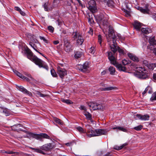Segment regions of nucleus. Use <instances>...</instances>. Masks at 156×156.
<instances>
[{
  "label": "nucleus",
  "mask_w": 156,
  "mask_h": 156,
  "mask_svg": "<svg viewBox=\"0 0 156 156\" xmlns=\"http://www.w3.org/2000/svg\"><path fill=\"white\" fill-rule=\"evenodd\" d=\"M77 67L79 70L83 72H85L89 68L88 63V62H85L83 65H78Z\"/></svg>",
  "instance_id": "nucleus-9"
},
{
  "label": "nucleus",
  "mask_w": 156,
  "mask_h": 156,
  "mask_svg": "<svg viewBox=\"0 0 156 156\" xmlns=\"http://www.w3.org/2000/svg\"><path fill=\"white\" fill-rule=\"evenodd\" d=\"M5 153H7V154H14V153H16L15 152H13V151H5Z\"/></svg>",
  "instance_id": "nucleus-55"
},
{
  "label": "nucleus",
  "mask_w": 156,
  "mask_h": 156,
  "mask_svg": "<svg viewBox=\"0 0 156 156\" xmlns=\"http://www.w3.org/2000/svg\"><path fill=\"white\" fill-rule=\"evenodd\" d=\"M64 49L65 51L67 52H69L73 50L72 48V46L70 45V43L67 41L66 40L64 41Z\"/></svg>",
  "instance_id": "nucleus-10"
},
{
  "label": "nucleus",
  "mask_w": 156,
  "mask_h": 156,
  "mask_svg": "<svg viewBox=\"0 0 156 156\" xmlns=\"http://www.w3.org/2000/svg\"><path fill=\"white\" fill-rule=\"evenodd\" d=\"M21 79H22L23 80H25L27 81H28V82L30 81V78H28L27 77H25V76H24L23 75V76H22V77Z\"/></svg>",
  "instance_id": "nucleus-52"
},
{
  "label": "nucleus",
  "mask_w": 156,
  "mask_h": 156,
  "mask_svg": "<svg viewBox=\"0 0 156 156\" xmlns=\"http://www.w3.org/2000/svg\"><path fill=\"white\" fill-rule=\"evenodd\" d=\"M94 47H92L90 49H89V52L90 53L92 54H93L94 53Z\"/></svg>",
  "instance_id": "nucleus-46"
},
{
  "label": "nucleus",
  "mask_w": 156,
  "mask_h": 156,
  "mask_svg": "<svg viewBox=\"0 0 156 156\" xmlns=\"http://www.w3.org/2000/svg\"><path fill=\"white\" fill-rule=\"evenodd\" d=\"M39 38L41 40H43L45 43H48V40L47 39H46L44 37L41 36H40Z\"/></svg>",
  "instance_id": "nucleus-45"
},
{
  "label": "nucleus",
  "mask_w": 156,
  "mask_h": 156,
  "mask_svg": "<svg viewBox=\"0 0 156 156\" xmlns=\"http://www.w3.org/2000/svg\"><path fill=\"white\" fill-rule=\"evenodd\" d=\"M136 69H137V72L135 75L137 77L145 80L149 78V73L147 70L141 67H136Z\"/></svg>",
  "instance_id": "nucleus-2"
},
{
  "label": "nucleus",
  "mask_w": 156,
  "mask_h": 156,
  "mask_svg": "<svg viewBox=\"0 0 156 156\" xmlns=\"http://www.w3.org/2000/svg\"><path fill=\"white\" fill-rule=\"evenodd\" d=\"M57 73L62 79H63L64 76L67 74L66 70L65 69L61 68L60 67H57Z\"/></svg>",
  "instance_id": "nucleus-8"
},
{
  "label": "nucleus",
  "mask_w": 156,
  "mask_h": 156,
  "mask_svg": "<svg viewBox=\"0 0 156 156\" xmlns=\"http://www.w3.org/2000/svg\"><path fill=\"white\" fill-rule=\"evenodd\" d=\"M19 12H20V14L23 16H25V13L23 11H22L21 10Z\"/></svg>",
  "instance_id": "nucleus-60"
},
{
  "label": "nucleus",
  "mask_w": 156,
  "mask_h": 156,
  "mask_svg": "<svg viewBox=\"0 0 156 156\" xmlns=\"http://www.w3.org/2000/svg\"><path fill=\"white\" fill-rule=\"evenodd\" d=\"M80 109L84 110L85 111H87V109L85 106H83V105H81L80 108Z\"/></svg>",
  "instance_id": "nucleus-53"
},
{
  "label": "nucleus",
  "mask_w": 156,
  "mask_h": 156,
  "mask_svg": "<svg viewBox=\"0 0 156 156\" xmlns=\"http://www.w3.org/2000/svg\"><path fill=\"white\" fill-rule=\"evenodd\" d=\"M57 21L58 22V25L60 26L62 25V21H60L59 20H58Z\"/></svg>",
  "instance_id": "nucleus-58"
},
{
  "label": "nucleus",
  "mask_w": 156,
  "mask_h": 156,
  "mask_svg": "<svg viewBox=\"0 0 156 156\" xmlns=\"http://www.w3.org/2000/svg\"><path fill=\"white\" fill-rule=\"evenodd\" d=\"M148 86L145 88V90H144V92H143L142 93V94L143 95H144L148 91Z\"/></svg>",
  "instance_id": "nucleus-54"
},
{
  "label": "nucleus",
  "mask_w": 156,
  "mask_h": 156,
  "mask_svg": "<svg viewBox=\"0 0 156 156\" xmlns=\"http://www.w3.org/2000/svg\"><path fill=\"white\" fill-rule=\"evenodd\" d=\"M61 0H54L53 2V5H52V8H48V3H45L43 5V7L44 8V10L46 11H49L52 10V8L58 7L60 6V3Z\"/></svg>",
  "instance_id": "nucleus-6"
},
{
  "label": "nucleus",
  "mask_w": 156,
  "mask_h": 156,
  "mask_svg": "<svg viewBox=\"0 0 156 156\" xmlns=\"http://www.w3.org/2000/svg\"><path fill=\"white\" fill-rule=\"evenodd\" d=\"M141 31L142 33L145 34H147L152 32V30L151 29L147 28H142Z\"/></svg>",
  "instance_id": "nucleus-22"
},
{
  "label": "nucleus",
  "mask_w": 156,
  "mask_h": 156,
  "mask_svg": "<svg viewBox=\"0 0 156 156\" xmlns=\"http://www.w3.org/2000/svg\"><path fill=\"white\" fill-rule=\"evenodd\" d=\"M77 130L81 133H84L85 131L84 129L81 127L79 126L76 128Z\"/></svg>",
  "instance_id": "nucleus-42"
},
{
  "label": "nucleus",
  "mask_w": 156,
  "mask_h": 156,
  "mask_svg": "<svg viewBox=\"0 0 156 156\" xmlns=\"http://www.w3.org/2000/svg\"><path fill=\"white\" fill-rule=\"evenodd\" d=\"M143 63L147 67L148 65L149 64V63L146 60H144L143 61Z\"/></svg>",
  "instance_id": "nucleus-56"
},
{
  "label": "nucleus",
  "mask_w": 156,
  "mask_h": 156,
  "mask_svg": "<svg viewBox=\"0 0 156 156\" xmlns=\"http://www.w3.org/2000/svg\"><path fill=\"white\" fill-rule=\"evenodd\" d=\"M48 28L51 32L53 33L54 32V29L52 26H49L48 27Z\"/></svg>",
  "instance_id": "nucleus-44"
},
{
  "label": "nucleus",
  "mask_w": 156,
  "mask_h": 156,
  "mask_svg": "<svg viewBox=\"0 0 156 156\" xmlns=\"http://www.w3.org/2000/svg\"><path fill=\"white\" fill-rule=\"evenodd\" d=\"M153 53L155 55H156V48H154L153 49Z\"/></svg>",
  "instance_id": "nucleus-63"
},
{
  "label": "nucleus",
  "mask_w": 156,
  "mask_h": 156,
  "mask_svg": "<svg viewBox=\"0 0 156 156\" xmlns=\"http://www.w3.org/2000/svg\"><path fill=\"white\" fill-rule=\"evenodd\" d=\"M98 42L99 44L101 45V44L102 37L101 35H99L98 36Z\"/></svg>",
  "instance_id": "nucleus-47"
},
{
  "label": "nucleus",
  "mask_w": 156,
  "mask_h": 156,
  "mask_svg": "<svg viewBox=\"0 0 156 156\" xmlns=\"http://www.w3.org/2000/svg\"><path fill=\"white\" fill-rule=\"evenodd\" d=\"M31 61L36 65L38 66L39 68H43L47 70H48V67L45 62L38 58L37 56H34Z\"/></svg>",
  "instance_id": "nucleus-5"
},
{
  "label": "nucleus",
  "mask_w": 156,
  "mask_h": 156,
  "mask_svg": "<svg viewBox=\"0 0 156 156\" xmlns=\"http://www.w3.org/2000/svg\"><path fill=\"white\" fill-rule=\"evenodd\" d=\"M89 6H95L96 5V2L94 0H91L88 2Z\"/></svg>",
  "instance_id": "nucleus-38"
},
{
  "label": "nucleus",
  "mask_w": 156,
  "mask_h": 156,
  "mask_svg": "<svg viewBox=\"0 0 156 156\" xmlns=\"http://www.w3.org/2000/svg\"><path fill=\"white\" fill-rule=\"evenodd\" d=\"M15 10L19 12L21 10L18 7L16 6L15 7Z\"/></svg>",
  "instance_id": "nucleus-59"
},
{
  "label": "nucleus",
  "mask_w": 156,
  "mask_h": 156,
  "mask_svg": "<svg viewBox=\"0 0 156 156\" xmlns=\"http://www.w3.org/2000/svg\"><path fill=\"white\" fill-rule=\"evenodd\" d=\"M89 18L88 19V22H90V23H94V20L92 18L90 17V16H89Z\"/></svg>",
  "instance_id": "nucleus-50"
},
{
  "label": "nucleus",
  "mask_w": 156,
  "mask_h": 156,
  "mask_svg": "<svg viewBox=\"0 0 156 156\" xmlns=\"http://www.w3.org/2000/svg\"><path fill=\"white\" fill-rule=\"evenodd\" d=\"M88 9L92 13L95 12L97 11V8L96 5L95 6H89Z\"/></svg>",
  "instance_id": "nucleus-25"
},
{
  "label": "nucleus",
  "mask_w": 156,
  "mask_h": 156,
  "mask_svg": "<svg viewBox=\"0 0 156 156\" xmlns=\"http://www.w3.org/2000/svg\"><path fill=\"white\" fill-rule=\"evenodd\" d=\"M88 33L91 35L93 34V30L91 28H90V30L88 31Z\"/></svg>",
  "instance_id": "nucleus-57"
},
{
  "label": "nucleus",
  "mask_w": 156,
  "mask_h": 156,
  "mask_svg": "<svg viewBox=\"0 0 156 156\" xmlns=\"http://www.w3.org/2000/svg\"><path fill=\"white\" fill-rule=\"evenodd\" d=\"M148 93L150 94H151L153 92L152 88L150 86H148Z\"/></svg>",
  "instance_id": "nucleus-49"
},
{
  "label": "nucleus",
  "mask_w": 156,
  "mask_h": 156,
  "mask_svg": "<svg viewBox=\"0 0 156 156\" xmlns=\"http://www.w3.org/2000/svg\"><path fill=\"white\" fill-rule=\"evenodd\" d=\"M133 25L135 28L138 31L140 30V29L141 26V23L137 21H134Z\"/></svg>",
  "instance_id": "nucleus-16"
},
{
  "label": "nucleus",
  "mask_w": 156,
  "mask_h": 156,
  "mask_svg": "<svg viewBox=\"0 0 156 156\" xmlns=\"http://www.w3.org/2000/svg\"><path fill=\"white\" fill-rule=\"evenodd\" d=\"M116 36L113 30L109 27L108 35L107 37V39L108 44L113 53L110 51L108 52V58L111 63L116 67L119 71L125 72L126 71V68L122 66L121 64L118 63L114 56L117 50L121 54H124L126 51L125 49L121 48L117 46L116 43Z\"/></svg>",
  "instance_id": "nucleus-1"
},
{
  "label": "nucleus",
  "mask_w": 156,
  "mask_h": 156,
  "mask_svg": "<svg viewBox=\"0 0 156 156\" xmlns=\"http://www.w3.org/2000/svg\"><path fill=\"white\" fill-rule=\"evenodd\" d=\"M35 93L38 95L39 96L43 97V98H44L47 96V94H43L41 93V92H40V91H37V90H35Z\"/></svg>",
  "instance_id": "nucleus-26"
},
{
  "label": "nucleus",
  "mask_w": 156,
  "mask_h": 156,
  "mask_svg": "<svg viewBox=\"0 0 156 156\" xmlns=\"http://www.w3.org/2000/svg\"><path fill=\"white\" fill-rule=\"evenodd\" d=\"M54 120L56 123L59 125H62L63 124V122L62 120L57 118H55L54 119Z\"/></svg>",
  "instance_id": "nucleus-31"
},
{
  "label": "nucleus",
  "mask_w": 156,
  "mask_h": 156,
  "mask_svg": "<svg viewBox=\"0 0 156 156\" xmlns=\"http://www.w3.org/2000/svg\"><path fill=\"white\" fill-rule=\"evenodd\" d=\"M88 105L91 108L94 110H96L97 108V103L93 102H90L88 103Z\"/></svg>",
  "instance_id": "nucleus-20"
},
{
  "label": "nucleus",
  "mask_w": 156,
  "mask_h": 156,
  "mask_svg": "<svg viewBox=\"0 0 156 156\" xmlns=\"http://www.w3.org/2000/svg\"><path fill=\"white\" fill-rule=\"evenodd\" d=\"M63 102L65 103L68 104H71L73 103V102L71 101L70 100H69L66 99L62 100Z\"/></svg>",
  "instance_id": "nucleus-43"
},
{
  "label": "nucleus",
  "mask_w": 156,
  "mask_h": 156,
  "mask_svg": "<svg viewBox=\"0 0 156 156\" xmlns=\"http://www.w3.org/2000/svg\"><path fill=\"white\" fill-rule=\"evenodd\" d=\"M114 87H105V88H103L101 89V91H108L114 89Z\"/></svg>",
  "instance_id": "nucleus-37"
},
{
  "label": "nucleus",
  "mask_w": 156,
  "mask_h": 156,
  "mask_svg": "<svg viewBox=\"0 0 156 156\" xmlns=\"http://www.w3.org/2000/svg\"><path fill=\"white\" fill-rule=\"evenodd\" d=\"M19 90L21 91L24 94H28L29 95L31 96L32 94L31 92L28 91L26 89L24 88L22 86H19L18 87Z\"/></svg>",
  "instance_id": "nucleus-14"
},
{
  "label": "nucleus",
  "mask_w": 156,
  "mask_h": 156,
  "mask_svg": "<svg viewBox=\"0 0 156 156\" xmlns=\"http://www.w3.org/2000/svg\"><path fill=\"white\" fill-rule=\"evenodd\" d=\"M136 117L139 119L144 121L148 120L150 117L148 115H142L140 114H137Z\"/></svg>",
  "instance_id": "nucleus-13"
},
{
  "label": "nucleus",
  "mask_w": 156,
  "mask_h": 156,
  "mask_svg": "<svg viewBox=\"0 0 156 156\" xmlns=\"http://www.w3.org/2000/svg\"><path fill=\"white\" fill-rule=\"evenodd\" d=\"M111 129H119L120 130L124 132H126L127 131V129L122 127H121L120 126H115V127H113Z\"/></svg>",
  "instance_id": "nucleus-24"
},
{
  "label": "nucleus",
  "mask_w": 156,
  "mask_h": 156,
  "mask_svg": "<svg viewBox=\"0 0 156 156\" xmlns=\"http://www.w3.org/2000/svg\"><path fill=\"white\" fill-rule=\"evenodd\" d=\"M30 42H32L34 43H37L38 42V41L36 39H31Z\"/></svg>",
  "instance_id": "nucleus-51"
},
{
  "label": "nucleus",
  "mask_w": 156,
  "mask_h": 156,
  "mask_svg": "<svg viewBox=\"0 0 156 156\" xmlns=\"http://www.w3.org/2000/svg\"><path fill=\"white\" fill-rule=\"evenodd\" d=\"M97 110H102L103 108V107L101 104H99L97 103Z\"/></svg>",
  "instance_id": "nucleus-41"
},
{
  "label": "nucleus",
  "mask_w": 156,
  "mask_h": 156,
  "mask_svg": "<svg viewBox=\"0 0 156 156\" xmlns=\"http://www.w3.org/2000/svg\"><path fill=\"white\" fill-rule=\"evenodd\" d=\"M39 138L38 140H39L41 139V137L44 138L50 139V137L48 136L47 134L45 133H41L39 134Z\"/></svg>",
  "instance_id": "nucleus-19"
},
{
  "label": "nucleus",
  "mask_w": 156,
  "mask_h": 156,
  "mask_svg": "<svg viewBox=\"0 0 156 156\" xmlns=\"http://www.w3.org/2000/svg\"><path fill=\"white\" fill-rule=\"evenodd\" d=\"M112 154H111L109 152L107 153L105 156H112Z\"/></svg>",
  "instance_id": "nucleus-61"
},
{
  "label": "nucleus",
  "mask_w": 156,
  "mask_h": 156,
  "mask_svg": "<svg viewBox=\"0 0 156 156\" xmlns=\"http://www.w3.org/2000/svg\"><path fill=\"white\" fill-rule=\"evenodd\" d=\"M83 55L82 52L79 51H74V57L75 58L78 59L81 58Z\"/></svg>",
  "instance_id": "nucleus-17"
},
{
  "label": "nucleus",
  "mask_w": 156,
  "mask_h": 156,
  "mask_svg": "<svg viewBox=\"0 0 156 156\" xmlns=\"http://www.w3.org/2000/svg\"><path fill=\"white\" fill-rule=\"evenodd\" d=\"M128 56L130 59L133 61L137 62L139 61L138 58L133 54L130 53H128Z\"/></svg>",
  "instance_id": "nucleus-18"
},
{
  "label": "nucleus",
  "mask_w": 156,
  "mask_h": 156,
  "mask_svg": "<svg viewBox=\"0 0 156 156\" xmlns=\"http://www.w3.org/2000/svg\"><path fill=\"white\" fill-rule=\"evenodd\" d=\"M84 115L86 116L87 119L88 120H91V115L88 112H86Z\"/></svg>",
  "instance_id": "nucleus-32"
},
{
  "label": "nucleus",
  "mask_w": 156,
  "mask_h": 156,
  "mask_svg": "<svg viewBox=\"0 0 156 156\" xmlns=\"http://www.w3.org/2000/svg\"><path fill=\"white\" fill-rule=\"evenodd\" d=\"M73 35L74 39H77L76 43L78 45H81L84 41V40L81 35L79 33L74 32L73 33Z\"/></svg>",
  "instance_id": "nucleus-7"
},
{
  "label": "nucleus",
  "mask_w": 156,
  "mask_h": 156,
  "mask_svg": "<svg viewBox=\"0 0 156 156\" xmlns=\"http://www.w3.org/2000/svg\"><path fill=\"white\" fill-rule=\"evenodd\" d=\"M51 73L52 76L54 77H56L57 76V75L56 73L55 70L52 69L51 70Z\"/></svg>",
  "instance_id": "nucleus-40"
},
{
  "label": "nucleus",
  "mask_w": 156,
  "mask_h": 156,
  "mask_svg": "<svg viewBox=\"0 0 156 156\" xmlns=\"http://www.w3.org/2000/svg\"><path fill=\"white\" fill-rule=\"evenodd\" d=\"M150 44L151 45H156V41L154 37H150L149 40Z\"/></svg>",
  "instance_id": "nucleus-21"
},
{
  "label": "nucleus",
  "mask_w": 156,
  "mask_h": 156,
  "mask_svg": "<svg viewBox=\"0 0 156 156\" xmlns=\"http://www.w3.org/2000/svg\"><path fill=\"white\" fill-rule=\"evenodd\" d=\"M127 144L126 143H125L120 146H115L114 148L115 150H119L122 149L125 146L127 145Z\"/></svg>",
  "instance_id": "nucleus-29"
},
{
  "label": "nucleus",
  "mask_w": 156,
  "mask_h": 156,
  "mask_svg": "<svg viewBox=\"0 0 156 156\" xmlns=\"http://www.w3.org/2000/svg\"><path fill=\"white\" fill-rule=\"evenodd\" d=\"M12 71L15 74H16L18 76L20 77L21 78H22V76H23V75L22 74L15 70L13 69Z\"/></svg>",
  "instance_id": "nucleus-35"
},
{
  "label": "nucleus",
  "mask_w": 156,
  "mask_h": 156,
  "mask_svg": "<svg viewBox=\"0 0 156 156\" xmlns=\"http://www.w3.org/2000/svg\"><path fill=\"white\" fill-rule=\"evenodd\" d=\"M54 148V146L51 143L46 144H44L40 147V149L35 148L33 147H30V148L34 151L35 152L45 154V153L42 150H44L46 151H50Z\"/></svg>",
  "instance_id": "nucleus-3"
},
{
  "label": "nucleus",
  "mask_w": 156,
  "mask_h": 156,
  "mask_svg": "<svg viewBox=\"0 0 156 156\" xmlns=\"http://www.w3.org/2000/svg\"><path fill=\"white\" fill-rule=\"evenodd\" d=\"M153 77L154 80H156V73L153 74Z\"/></svg>",
  "instance_id": "nucleus-64"
},
{
  "label": "nucleus",
  "mask_w": 156,
  "mask_h": 156,
  "mask_svg": "<svg viewBox=\"0 0 156 156\" xmlns=\"http://www.w3.org/2000/svg\"><path fill=\"white\" fill-rule=\"evenodd\" d=\"M152 17L156 21V14H153Z\"/></svg>",
  "instance_id": "nucleus-62"
},
{
  "label": "nucleus",
  "mask_w": 156,
  "mask_h": 156,
  "mask_svg": "<svg viewBox=\"0 0 156 156\" xmlns=\"http://www.w3.org/2000/svg\"><path fill=\"white\" fill-rule=\"evenodd\" d=\"M87 132L88 133H87V135L89 137L105 135L106 133L105 130L101 129H89Z\"/></svg>",
  "instance_id": "nucleus-4"
},
{
  "label": "nucleus",
  "mask_w": 156,
  "mask_h": 156,
  "mask_svg": "<svg viewBox=\"0 0 156 156\" xmlns=\"http://www.w3.org/2000/svg\"><path fill=\"white\" fill-rule=\"evenodd\" d=\"M39 134L34 133L30 132L28 133H27V137L30 138L32 137L35 138L37 140L39 139Z\"/></svg>",
  "instance_id": "nucleus-15"
},
{
  "label": "nucleus",
  "mask_w": 156,
  "mask_h": 156,
  "mask_svg": "<svg viewBox=\"0 0 156 156\" xmlns=\"http://www.w3.org/2000/svg\"><path fill=\"white\" fill-rule=\"evenodd\" d=\"M108 70L110 72V74L112 75H115V69L113 67L110 66L108 68Z\"/></svg>",
  "instance_id": "nucleus-27"
},
{
  "label": "nucleus",
  "mask_w": 156,
  "mask_h": 156,
  "mask_svg": "<svg viewBox=\"0 0 156 156\" xmlns=\"http://www.w3.org/2000/svg\"><path fill=\"white\" fill-rule=\"evenodd\" d=\"M143 127L142 125H140L138 126L134 127L133 129H134L138 131L140 130L143 128Z\"/></svg>",
  "instance_id": "nucleus-39"
},
{
  "label": "nucleus",
  "mask_w": 156,
  "mask_h": 156,
  "mask_svg": "<svg viewBox=\"0 0 156 156\" xmlns=\"http://www.w3.org/2000/svg\"><path fill=\"white\" fill-rule=\"evenodd\" d=\"M151 101H153L156 100V92H154L152 95L150 99Z\"/></svg>",
  "instance_id": "nucleus-33"
},
{
  "label": "nucleus",
  "mask_w": 156,
  "mask_h": 156,
  "mask_svg": "<svg viewBox=\"0 0 156 156\" xmlns=\"http://www.w3.org/2000/svg\"><path fill=\"white\" fill-rule=\"evenodd\" d=\"M30 45L37 52H38V51L37 49V46L34 43L32 42H30Z\"/></svg>",
  "instance_id": "nucleus-36"
},
{
  "label": "nucleus",
  "mask_w": 156,
  "mask_h": 156,
  "mask_svg": "<svg viewBox=\"0 0 156 156\" xmlns=\"http://www.w3.org/2000/svg\"><path fill=\"white\" fill-rule=\"evenodd\" d=\"M25 51L27 54L28 58L31 61L33 59L34 56H36L33 55V53L28 48H27L26 49Z\"/></svg>",
  "instance_id": "nucleus-12"
},
{
  "label": "nucleus",
  "mask_w": 156,
  "mask_h": 156,
  "mask_svg": "<svg viewBox=\"0 0 156 156\" xmlns=\"http://www.w3.org/2000/svg\"><path fill=\"white\" fill-rule=\"evenodd\" d=\"M130 62L127 59H124L122 61V63L124 65H126L129 64Z\"/></svg>",
  "instance_id": "nucleus-34"
},
{
  "label": "nucleus",
  "mask_w": 156,
  "mask_h": 156,
  "mask_svg": "<svg viewBox=\"0 0 156 156\" xmlns=\"http://www.w3.org/2000/svg\"><path fill=\"white\" fill-rule=\"evenodd\" d=\"M23 125L20 124H17L13 125L12 126V130L14 131H23Z\"/></svg>",
  "instance_id": "nucleus-11"
},
{
  "label": "nucleus",
  "mask_w": 156,
  "mask_h": 156,
  "mask_svg": "<svg viewBox=\"0 0 156 156\" xmlns=\"http://www.w3.org/2000/svg\"><path fill=\"white\" fill-rule=\"evenodd\" d=\"M156 67V63H149L147 67L149 69L153 70L154 68Z\"/></svg>",
  "instance_id": "nucleus-30"
},
{
  "label": "nucleus",
  "mask_w": 156,
  "mask_h": 156,
  "mask_svg": "<svg viewBox=\"0 0 156 156\" xmlns=\"http://www.w3.org/2000/svg\"><path fill=\"white\" fill-rule=\"evenodd\" d=\"M1 111L6 116H8L10 114L9 111L7 109L2 108Z\"/></svg>",
  "instance_id": "nucleus-28"
},
{
  "label": "nucleus",
  "mask_w": 156,
  "mask_h": 156,
  "mask_svg": "<svg viewBox=\"0 0 156 156\" xmlns=\"http://www.w3.org/2000/svg\"><path fill=\"white\" fill-rule=\"evenodd\" d=\"M31 83H36L37 81L34 79L32 77H31L30 79V81Z\"/></svg>",
  "instance_id": "nucleus-48"
},
{
  "label": "nucleus",
  "mask_w": 156,
  "mask_h": 156,
  "mask_svg": "<svg viewBox=\"0 0 156 156\" xmlns=\"http://www.w3.org/2000/svg\"><path fill=\"white\" fill-rule=\"evenodd\" d=\"M138 10H140L144 14H148L149 11L148 9H143L141 7H139L138 8Z\"/></svg>",
  "instance_id": "nucleus-23"
}]
</instances>
